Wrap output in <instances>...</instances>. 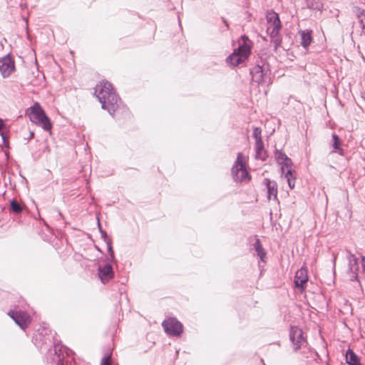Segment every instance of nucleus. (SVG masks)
I'll use <instances>...</instances> for the list:
<instances>
[{
    "label": "nucleus",
    "instance_id": "nucleus-1",
    "mask_svg": "<svg viewBox=\"0 0 365 365\" xmlns=\"http://www.w3.org/2000/svg\"><path fill=\"white\" fill-rule=\"evenodd\" d=\"M94 94L101 103V108L113 116L120 108L121 101L112 84L105 81L99 82L95 87Z\"/></svg>",
    "mask_w": 365,
    "mask_h": 365
},
{
    "label": "nucleus",
    "instance_id": "nucleus-2",
    "mask_svg": "<svg viewBox=\"0 0 365 365\" xmlns=\"http://www.w3.org/2000/svg\"><path fill=\"white\" fill-rule=\"evenodd\" d=\"M266 19L267 23V33L271 38L274 49L276 51L282 43V38L279 31L282 29V24L277 13L272 10L267 11Z\"/></svg>",
    "mask_w": 365,
    "mask_h": 365
},
{
    "label": "nucleus",
    "instance_id": "nucleus-3",
    "mask_svg": "<svg viewBox=\"0 0 365 365\" xmlns=\"http://www.w3.org/2000/svg\"><path fill=\"white\" fill-rule=\"evenodd\" d=\"M242 42L239 43L237 48L235 49L227 58L228 65L235 67L244 63L251 53V41L246 36L241 37Z\"/></svg>",
    "mask_w": 365,
    "mask_h": 365
},
{
    "label": "nucleus",
    "instance_id": "nucleus-4",
    "mask_svg": "<svg viewBox=\"0 0 365 365\" xmlns=\"http://www.w3.org/2000/svg\"><path fill=\"white\" fill-rule=\"evenodd\" d=\"M275 158L277 163L281 165L282 173L287 179L289 187L290 189H293L295 185V175L292 168V160L285 153L278 150L275 153Z\"/></svg>",
    "mask_w": 365,
    "mask_h": 365
},
{
    "label": "nucleus",
    "instance_id": "nucleus-5",
    "mask_svg": "<svg viewBox=\"0 0 365 365\" xmlns=\"http://www.w3.org/2000/svg\"><path fill=\"white\" fill-rule=\"evenodd\" d=\"M246 157L241 153L237 154V159L232 168V175L235 181L247 182L250 175L246 169Z\"/></svg>",
    "mask_w": 365,
    "mask_h": 365
},
{
    "label": "nucleus",
    "instance_id": "nucleus-6",
    "mask_svg": "<svg viewBox=\"0 0 365 365\" xmlns=\"http://www.w3.org/2000/svg\"><path fill=\"white\" fill-rule=\"evenodd\" d=\"M30 120L35 124L41 126L43 130L48 131L51 129V123L48 118L38 103H35L31 108L29 113Z\"/></svg>",
    "mask_w": 365,
    "mask_h": 365
},
{
    "label": "nucleus",
    "instance_id": "nucleus-7",
    "mask_svg": "<svg viewBox=\"0 0 365 365\" xmlns=\"http://www.w3.org/2000/svg\"><path fill=\"white\" fill-rule=\"evenodd\" d=\"M165 332L170 336L179 337L183 332V325L175 317H170L162 322Z\"/></svg>",
    "mask_w": 365,
    "mask_h": 365
},
{
    "label": "nucleus",
    "instance_id": "nucleus-8",
    "mask_svg": "<svg viewBox=\"0 0 365 365\" xmlns=\"http://www.w3.org/2000/svg\"><path fill=\"white\" fill-rule=\"evenodd\" d=\"M8 315L23 330H25L31 322L30 315L24 311L10 310Z\"/></svg>",
    "mask_w": 365,
    "mask_h": 365
},
{
    "label": "nucleus",
    "instance_id": "nucleus-9",
    "mask_svg": "<svg viewBox=\"0 0 365 365\" xmlns=\"http://www.w3.org/2000/svg\"><path fill=\"white\" fill-rule=\"evenodd\" d=\"M289 339L293 344L294 350L300 349L306 344L302 330L297 327H291Z\"/></svg>",
    "mask_w": 365,
    "mask_h": 365
},
{
    "label": "nucleus",
    "instance_id": "nucleus-10",
    "mask_svg": "<svg viewBox=\"0 0 365 365\" xmlns=\"http://www.w3.org/2000/svg\"><path fill=\"white\" fill-rule=\"evenodd\" d=\"M346 259L348 261V274L351 281L357 280L359 269L358 259L350 251H346Z\"/></svg>",
    "mask_w": 365,
    "mask_h": 365
},
{
    "label": "nucleus",
    "instance_id": "nucleus-11",
    "mask_svg": "<svg viewBox=\"0 0 365 365\" xmlns=\"http://www.w3.org/2000/svg\"><path fill=\"white\" fill-rule=\"evenodd\" d=\"M98 277L102 283L106 284L114 277V271L112 265L110 263H106L104 265L98 266Z\"/></svg>",
    "mask_w": 365,
    "mask_h": 365
},
{
    "label": "nucleus",
    "instance_id": "nucleus-12",
    "mask_svg": "<svg viewBox=\"0 0 365 365\" xmlns=\"http://www.w3.org/2000/svg\"><path fill=\"white\" fill-rule=\"evenodd\" d=\"M14 70V62L10 56L7 55L0 59V72L4 78L11 75Z\"/></svg>",
    "mask_w": 365,
    "mask_h": 365
},
{
    "label": "nucleus",
    "instance_id": "nucleus-13",
    "mask_svg": "<svg viewBox=\"0 0 365 365\" xmlns=\"http://www.w3.org/2000/svg\"><path fill=\"white\" fill-rule=\"evenodd\" d=\"M252 81L260 84L266 83L269 77L267 72H264L262 66L257 65L254 66L250 71Z\"/></svg>",
    "mask_w": 365,
    "mask_h": 365
},
{
    "label": "nucleus",
    "instance_id": "nucleus-14",
    "mask_svg": "<svg viewBox=\"0 0 365 365\" xmlns=\"http://www.w3.org/2000/svg\"><path fill=\"white\" fill-rule=\"evenodd\" d=\"M308 281L307 269L302 267L296 272L294 284L296 287L303 289L304 285Z\"/></svg>",
    "mask_w": 365,
    "mask_h": 365
},
{
    "label": "nucleus",
    "instance_id": "nucleus-15",
    "mask_svg": "<svg viewBox=\"0 0 365 365\" xmlns=\"http://www.w3.org/2000/svg\"><path fill=\"white\" fill-rule=\"evenodd\" d=\"M264 185L267 189V197L271 200L273 197L274 200L277 199V182L274 180H271L268 178L264 180Z\"/></svg>",
    "mask_w": 365,
    "mask_h": 365
},
{
    "label": "nucleus",
    "instance_id": "nucleus-16",
    "mask_svg": "<svg viewBox=\"0 0 365 365\" xmlns=\"http://www.w3.org/2000/svg\"><path fill=\"white\" fill-rule=\"evenodd\" d=\"M98 225L99 230H100V232H101V237L103 239L104 242L107 245L108 252V253L110 255V262H114L115 261V256H114V252L113 250L111 239L108 237V236L107 235L106 232L101 229V224H100L99 221L98 222Z\"/></svg>",
    "mask_w": 365,
    "mask_h": 365
},
{
    "label": "nucleus",
    "instance_id": "nucleus-17",
    "mask_svg": "<svg viewBox=\"0 0 365 365\" xmlns=\"http://www.w3.org/2000/svg\"><path fill=\"white\" fill-rule=\"evenodd\" d=\"M255 158L261 160H265L267 158V153L264 150V143L261 142H255Z\"/></svg>",
    "mask_w": 365,
    "mask_h": 365
},
{
    "label": "nucleus",
    "instance_id": "nucleus-18",
    "mask_svg": "<svg viewBox=\"0 0 365 365\" xmlns=\"http://www.w3.org/2000/svg\"><path fill=\"white\" fill-rule=\"evenodd\" d=\"M346 361L349 365H361L359 356L351 349L346 352Z\"/></svg>",
    "mask_w": 365,
    "mask_h": 365
},
{
    "label": "nucleus",
    "instance_id": "nucleus-19",
    "mask_svg": "<svg viewBox=\"0 0 365 365\" xmlns=\"http://www.w3.org/2000/svg\"><path fill=\"white\" fill-rule=\"evenodd\" d=\"M301 36V44L304 48H307L312 40L311 31H301L299 32Z\"/></svg>",
    "mask_w": 365,
    "mask_h": 365
},
{
    "label": "nucleus",
    "instance_id": "nucleus-20",
    "mask_svg": "<svg viewBox=\"0 0 365 365\" xmlns=\"http://www.w3.org/2000/svg\"><path fill=\"white\" fill-rule=\"evenodd\" d=\"M58 347L55 346L53 350H49V354L51 356L50 363L52 365H58L60 364L62 361L63 357L57 350Z\"/></svg>",
    "mask_w": 365,
    "mask_h": 365
},
{
    "label": "nucleus",
    "instance_id": "nucleus-21",
    "mask_svg": "<svg viewBox=\"0 0 365 365\" xmlns=\"http://www.w3.org/2000/svg\"><path fill=\"white\" fill-rule=\"evenodd\" d=\"M253 247L257 253V255L259 257L261 261L264 262V257L266 256V252L262 247L261 242L259 239H256L255 242L253 245Z\"/></svg>",
    "mask_w": 365,
    "mask_h": 365
},
{
    "label": "nucleus",
    "instance_id": "nucleus-22",
    "mask_svg": "<svg viewBox=\"0 0 365 365\" xmlns=\"http://www.w3.org/2000/svg\"><path fill=\"white\" fill-rule=\"evenodd\" d=\"M332 140L333 152H336L339 153L340 155H343V149L341 148V142L339 136L336 134L333 133Z\"/></svg>",
    "mask_w": 365,
    "mask_h": 365
},
{
    "label": "nucleus",
    "instance_id": "nucleus-23",
    "mask_svg": "<svg viewBox=\"0 0 365 365\" xmlns=\"http://www.w3.org/2000/svg\"><path fill=\"white\" fill-rule=\"evenodd\" d=\"M252 136L255 138V142H261V141H262V130H261V128H259L258 127H255L253 128Z\"/></svg>",
    "mask_w": 365,
    "mask_h": 365
},
{
    "label": "nucleus",
    "instance_id": "nucleus-24",
    "mask_svg": "<svg viewBox=\"0 0 365 365\" xmlns=\"http://www.w3.org/2000/svg\"><path fill=\"white\" fill-rule=\"evenodd\" d=\"M11 208L15 213H19L22 211V207L16 200L11 201Z\"/></svg>",
    "mask_w": 365,
    "mask_h": 365
},
{
    "label": "nucleus",
    "instance_id": "nucleus-25",
    "mask_svg": "<svg viewBox=\"0 0 365 365\" xmlns=\"http://www.w3.org/2000/svg\"><path fill=\"white\" fill-rule=\"evenodd\" d=\"M101 365H110V357L105 356L101 360Z\"/></svg>",
    "mask_w": 365,
    "mask_h": 365
},
{
    "label": "nucleus",
    "instance_id": "nucleus-26",
    "mask_svg": "<svg viewBox=\"0 0 365 365\" xmlns=\"http://www.w3.org/2000/svg\"><path fill=\"white\" fill-rule=\"evenodd\" d=\"M308 7L310 8V9H317V10H319V11H322V5L317 4V5L315 6L314 4V3H312V2L308 3Z\"/></svg>",
    "mask_w": 365,
    "mask_h": 365
},
{
    "label": "nucleus",
    "instance_id": "nucleus-27",
    "mask_svg": "<svg viewBox=\"0 0 365 365\" xmlns=\"http://www.w3.org/2000/svg\"><path fill=\"white\" fill-rule=\"evenodd\" d=\"M361 265L364 271L365 272V257H361Z\"/></svg>",
    "mask_w": 365,
    "mask_h": 365
},
{
    "label": "nucleus",
    "instance_id": "nucleus-28",
    "mask_svg": "<svg viewBox=\"0 0 365 365\" xmlns=\"http://www.w3.org/2000/svg\"><path fill=\"white\" fill-rule=\"evenodd\" d=\"M33 137H34V133H33V132H31V133H30V138H33Z\"/></svg>",
    "mask_w": 365,
    "mask_h": 365
},
{
    "label": "nucleus",
    "instance_id": "nucleus-29",
    "mask_svg": "<svg viewBox=\"0 0 365 365\" xmlns=\"http://www.w3.org/2000/svg\"><path fill=\"white\" fill-rule=\"evenodd\" d=\"M335 262H336V257L334 256V264H335Z\"/></svg>",
    "mask_w": 365,
    "mask_h": 365
}]
</instances>
